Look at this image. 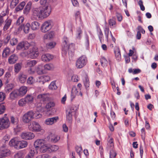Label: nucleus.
<instances>
[{
    "label": "nucleus",
    "mask_w": 158,
    "mask_h": 158,
    "mask_svg": "<svg viewBox=\"0 0 158 158\" xmlns=\"http://www.w3.org/2000/svg\"><path fill=\"white\" fill-rule=\"evenodd\" d=\"M28 128L30 131L33 132H40L42 130L40 124L35 121H32L30 123L28 126Z\"/></svg>",
    "instance_id": "f257e3e1"
},
{
    "label": "nucleus",
    "mask_w": 158,
    "mask_h": 158,
    "mask_svg": "<svg viewBox=\"0 0 158 158\" xmlns=\"http://www.w3.org/2000/svg\"><path fill=\"white\" fill-rule=\"evenodd\" d=\"M87 59L85 56L83 55L80 57L76 62V66L78 69H81L86 64Z\"/></svg>",
    "instance_id": "f03ea898"
},
{
    "label": "nucleus",
    "mask_w": 158,
    "mask_h": 158,
    "mask_svg": "<svg viewBox=\"0 0 158 158\" xmlns=\"http://www.w3.org/2000/svg\"><path fill=\"white\" fill-rule=\"evenodd\" d=\"M34 112L32 110L27 112L23 116V121L25 123H28L32 119L34 118Z\"/></svg>",
    "instance_id": "7ed1b4c3"
},
{
    "label": "nucleus",
    "mask_w": 158,
    "mask_h": 158,
    "mask_svg": "<svg viewBox=\"0 0 158 158\" xmlns=\"http://www.w3.org/2000/svg\"><path fill=\"white\" fill-rule=\"evenodd\" d=\"M69 41L68 37L64 36L63 39L62 44V50L65 54H66L69 49Z\"/></svg>",
    "instance_id": "20e7f679"
},
{
    "label": "nucleus",
    "mask_w": 158,
    "mask_h": 158,
    "mask_svg": "<svg viewBox=\"0 0 158 158\" xmlns=\"http://www.w3.org/2000/svg\"><path fill=\"white\" fill-rule=\"evenodd\" d=\"M42 17L43 18H46L50 15L51 12V6L50 5L43 6L41 7Z\"/></svg>",
    "instance_id": "39448f33"
},
{
    "label": "nucleus",
    "mask_w": 158,
    "mask_h": 158,
    "mask_svg": "<svg viewBox=\"0 0 158 158\" xmlns=\"http://www.w3.org/2000/svg\"><path fill=\"white\" fill-rule=\"evenodd\" d=\"M10 124L8 118L7 117L0 118V130L8 128Z\"/></svg>",
    "instance_id": "423d86ee"
},
{
    "label": "nucleus",
    "mask_w": 158,
    "mask_h": 158,
    "mask_svg": "<svg viewBox=\"0 0 158 158\" xmlns=\"http://www.w3.org/2000/svg\"><path fill=\"white\" fill-rule=\"evenodd\" d=\"M32 12V15L35 19H38L43 18V17H42L41 7L33 8Z\"/></svg>",
    "instance_id": "0eeeda50"
},
{
    "label": "nucleus",
    "mask_w": 158,
    "mask_h": 158,
    "mask_svg": "<svg viewBox=\"0 0 158 158\" xmlns=\"http://www.w3.org/2000/svg\"><path fill=\"white\" fill-rule=\"evenodd\" d=\"M51 20H48L45 22L42 25L41 30L44 33H45L49 31L52 28Z\"/></svg>",
    "instance_id": "6e6552de"
},
{
    "label": "nucleus",
    "mask_w": 158,
    "mask_h": 158,
    "mask_svg": "<svg viewBox=\"0 0 158 158\" xmlns=\"http://www.w3.org/2000/svg\"><path fill=\"white\" fill-rule=\"evenodd\" d=\"M30 24L27 23L26 24H22L18 28V31H16V34H19L23 29V31L25 34L28 33L30 30Z\"/></svg>",
    "instance_id": "1a4fd4ad"
},
{
    "label": "nucleus",
    "mask_w": 158,
    "mask_h": 158,
    "mask_svg": "<svg viewBox=\"0 0 158 158\" xmlns=\"http://www.w3.org/2000/svg\"><path fill=\"white\" fill-rule=\"evenodd\" d=\"M30 45L29 43L27 41L22 42L18 44L17 46V49L19 50H26L28 48Z\"/></svg>",
    "instance_id": "9d476101"
},
{
    "label": "nucleus",
    "mask_w": 158,
    "mask_h": 158,
    "mask_svg": "<svg viewBox=\"0 0 158 158\" xmlns=\"http://www.w3.org/2000/svg\"><path fill=\"white\" fill-rule=\"evenodd\" d=\"M0 158L6 157L10 154L9 150L5 148V145H3L0 148Z\"/></svg>",
    "instance_id": "9b49d317"
},
{
    "label": "nucleus",
    "mask_w": 158,
    "mask_h": 158,
    "mask_svg": "<svg viewBox=\"0 0 158 158\" xmlns=\"http://www.w3.org/2000/svg\"><path fill=\"white\" fill-rule=\"evenodd\" d=\"M21 137L22 139L26 140L31 139L35 137L34 134L30 132L22 133L21 135Z\"/></svg>",
    "instance_id": "f8f14e48"
},
{
    "label": "nucleus",
    "mask_w": 158,
    "mask_h": 158,
    "mask_svg": "<svg viewBox=\"0 0 158 158\" xmlns=\"http://www.w3.org/2000/svg\"><path fill=\"white\" fill-rule=\"evenodd\" d=\"M19 141L16 138H15L11 139L9 142V145L10 146L14 147L16 149H19Z\"/></svg>",
    "instance_id": "ddd939ff"
},
{
    "label": "nucleus",
    "mask_w": 158,
    "mask_h": 158,
    "mask_svg": "<svg viewBox=\"0 0 158 158\" xmlns=\"http://www.w3.org/2000/svg\"><path fill=\"white\" fill-rule=\"evenodd\" d=\"M53 57V56L51 54L47 53L43 55L41 59L43 61L47 62L52 59Z\"/></svg>",
    "instance_id": "4468645a"
},
{
    "label": "nucleus",
    "mask_w": 158,
    "mask_h": 158,
    "mask_svg": "<svg viewBox=\"0 0 158 158\" xmlns=\"http://www.w3.org/2000/svg\"><path fill=\"white\" fill-rule=\"evenodd\" d=\"M37 98L43 102L48 101L50 100L49 95L44 94L38 95L37 96Z\"/></svg>",
    "instance_id": "2eb2a0df"
},
{
    "label": "nucleus",
    "mask_w": 158,
    "mask_h": 158,
    "mask_svg": "<svg viewBox=\"0 0 158 158\" xmlns=\"http://www.w3.org/2000/svg\"><path fill=\"white\" fill-rule=\"evenodd\" d=\"M50 79V77L49 76L44 75L39 77L38 81L39 83L43 84L45 82L49 81Z\"/></svg>",
    "instance_id": "dca6fc26"
},
{
    "label": "nucleus",
    "mask_w": 158,
    "mask_h": 158,
    "mask_svg": "<svg viewBox=\"0 0 158 158\" xmlns=\"http://www.w3.org/2000/svg\"><path fill=\"white\" fill-rule=\"evenodd\" d=\"M59 119L58 116L47 119L45 121V123L47 125H52L56 122Z\"/></svg>",
    "instance_id": "f3484780"
},
{
    "label": "nucleus",
    "mask_w": 158,
    "mask_h": 158,
    "mask_svg": "<svg viewBox=\"0 0 158 158\" xmlns=\"http://www.w3.org/2000/svg\"><path fill=\"white\" fill-rule=\"evenodd\" d=\"M20 97L24 96L27 91V87L25 86H22L19 89H17Z\"/></svg>",
    "instance_id": "a211bd4d"
},
{
    "label": "nucleus",
    "mask_w": 158,
    "mask_h": 158,
    "mask_svg": "<svg viewBox=\"0 0 158 158\" xmlns=\"http://www.w3.org/2000/svg\"><path fill=\"white\" fill-rule=\"evenodd\" d=\"M18 60V56L16 54H13L9 57L8 61L10 64H12L15 63Z\"/></svg>",
    "instance_id": "6ab92c4d"
},
{
    "label": "nucleus",
    "mask_w": 158,
    "mask_h": 158,
    "mask_svg": "<svg viewBox=\"0 0 158 158\" xmlns=\"http://www.w3.org/2000/svg\"><path fill=\"white\" fill-rule=\"evenodd\" d=\"M19 97H20V96L17 89L12 91L9 95V98L11 100H15Z\"/></svg>",
    "instance_id": "aec40b11"
},
{
    "label": "nucleus",
    "mask_w": 158,
    "mask_h": 158,
    "mask_svg": "<svg viewBox=\"0 0 158 158\" xmlns=\"http://www.w3.org/2000/svg\"><path fill=\"white\" fill-rule=\"evenodd\" d=\"M27 75L22 73H20L19 74L18 78L19 82L22 83H24L27 78Z\"/></svg>",
    "instance_id": "412c9836"
},
{
    "label": "nucleus",
    "mask_w": 158,
    "mask_h": 158,
    "mask_svg": "<svg viewBox=\"0 0 158 158\" xmlns=\"http://www.w3.org/2000/svg\"><path fill=\"white\" fill-rule=\"evenodd\" d=\"M40 26V23L36 21L32 22L30 25L31 29L34 31L38 29L39 28Z\"/></svg>",
    "instance_id": "4be33fe9"
},
{
    "label": "nucleus",
    "mask_w": 158,
    "mask_h": 158,
    "mask_svg": "<svg viewBox=\"0 0 158 158\" xmlns=\"http://www.w3.org/2000/svg\"><path fill=\"white\" fill-rule=\"evenodd\" d=\"M44 143V141L42 139H38L36 140L34 143V146L38 148H40Z\"/></svg>",
    "instance_id": "5701e85b"
},
{
    "label": "nucleus",
    "mask_w": 158,
    "mask_h": 158,
    "mask_svg": "<svg viewBox=\"0 0 158 158\" xmlns=\"http://www.w3.org/2000/svg\"><path fill=\"white\" fill-rule=\"evenodd\" d=\"M79 91H80L79 89H77L75 87H73L72 88L71 95L72 100L75 97L76 95H78V92Z\"/></svg>",
    "instance_id": "b1692460"
},
{
    "label": "nucleus",
    "mask_w": 158,
    "mask_h": 158,
    "mask_svg": "<svg viewBox=\"0 0 158 158\" xmlns=\"http://www.w3.org/2000/svg\"><path fill=\"white\" fill-rule=\"evenodd\" d=\"M12 22V20L7 18L5 20V25H4L3 30L4 31H6L10 27Z\"/></svg>",
    "instance_id": "393cba45"
},
{
    "label": "nucleus",
    "mask_w": 158,
    "mask_h": 158,
    "mask_svg": "<svg viewBox=\"0 0 158 158\" xmlns=\"http://www.w3.org/2000/svg\"><path fill=\"white\" fill-rule=\"evenodd\" d=\"M14 87V85L13 83L8 84L5 87V91L6 93H8L12 90Z\"/></svg>",
    "instance_id": "a878e982"
},
{
    "label": "nucleus",
    "mask_w": 158,
    "mask_h": 158,
    "mask_svg": "<svg viewBox=\"0 0 158 158\" xmlns=\"http://www.w3.org/2000/svg\"><path fill=\"white\" fill-rule=\"evenodd\" d=\"M40 148V149L41 152L43 153L47 151L49 152L50 151V150H49V146L47 144L44 143Z\"/></svg>",
    "instance_id": "bb28decb"
},
{
    "label": "nucleus",
    "mask_w": 158,
    "mask_h": 158,
    "mask_svg": "<svg viewBox=\"0 0 158 158\" xmlns=\"http://www.w3.org/2000/svg\"><path fill=\"white\" fill-rule=\"evenodd\" d=\"M10 50L8 47H6L3 50L2 53V56L3 57L6 58L10 53Z\"/></svg>",
    "instance_id": "cd10ccee"
},
{
    "label": "nucleus",
    "mask_w": 158,
    "mask_h": 158,
    "mask_svg": "<svg viewBox=\"0 0 158 158\" xmlns=\"http://www.w3.org/2000/svg\"><path fill=\"white\" fill-rule=\"evenodd\" d=\"M36 63L37 61L35 60L28 61L27 62L26 67H27L31 68L35 66Z\"/></svg>",
    "instance_id": "c85d7f7f"
},
{
    "label": "nucleus",
    "mask_w": 158,
    "mask_h": 158,
    "mask_svg": "<svg viewBox=\"0 0 158 158\" xmlns=\"http://www.w3.org/2000/svg\"><path fill=\"white\" fill-rule=\"evenodd\" d=\"M54 68L53 65L51 63L46 64L44 66V70H52Z\"/></svg>",
    "instance_id": "c756f323"
},
{
    "label": "nucleus",
    "mask_w": 158,
    "mask_h": 158,
    "mask_svg": "<svg viewBox=\"0 0 158 158\" xmlns=\"http://www.w3.org/2000/svg\"><path fill=\"white\" fill-rule=\"evenodd\" d=\"M115 56L117 60L118 61L121 59V56L120 50L118 48H116L114 51Z\"/></svg>",
    "instance_id": "7c9ffc66"
},
{
    "label": "nucleus",
    "mask_w": 158,
    "mask_h": 158,
    "mask_svg": "<svg viewBox=\"0 0 158 158\" xmlns=\"http://www.w3.org/2000/svg\"><path fill=\"white\" fill-rule=\"evenodd\" d=\"M5 79L6 80V83H8L11 79V75L10 72H6L5 75Z\"/></svg>",
    "instance_id": "2f4dec72"
},
{
    "label": "nucleus",
    "mask_w": 158,
    "mask_h": 158,
    "mask_svg": "<svg viewBox=\"0 0 158 158\" xmlns=\"http://www.w3.org/2000/svg\"><path fill=\"white\" fill-rule=\"evenodd\" d=\"M31 5V2H29L26 5L24 10V13L25 14H27L29 11Z\"/></svg>",
    "instance_id": "473e14b6"
},
{
    "label": "nucleus",
    "mask_w": 158,
    "mask_h": 158,
    "mask_svg": "<svg viewBox=\"0 0 158 158\" xmlns=\"http://www.w3.org/2000/svg\"><path fill=\"white\" fill-rule=\"evenodd\" d=\"M6 15V12L3 11L0 14V26H2L4 21V17Z\"/></svg>",
    "instance_id": "72a5a7b5"
},
{
    "label": "nucleus",
    "mask_w": 158,
    "mask_h": 158,
    "mask_svg": "<svg viewBox=\"0 0 158 158\" xmlns=\"http://www.w3.org/2000/svg\"><path fill=\"white\" fill-rule=\"evenodd\" d=\"M54 35V32L51 31L50 33L45 34L44 36V39H51L53 38Z\"/></svg>",
    "instance_id": "f704fd0d"
},
{
    "label": "nucleus",
    "mask_w": 158,
    "mask_h": 158,
    "mask_svg": "<svg viewBox=\"0 0 158 158\" xmlns=\"http://www.w3.org/2000/svg\"><path fill=\"white\" fill-rule=\"evenodd\" d=\"M100 62L102 66L103 67L106 66L108 64V61L103 56H102L100 59Z\"/></svg>",
    "instance_id": "c9c22d12"
},
{
    "label": "nucleus",
    "mask_w": 158,
    "mask_h": 158,
    "mask_svg": "<svg viewBox=\"0 0 158 158\" xmlns=\"http://www.w3.org/2000/svg\"><path fill=\"white\" fill-rule=\"evenodd\" d=\"M109 23L110 28L115 27L116 26V20L114 19H110L109 20Z\"/></svg>",
    "instance_id": "e433bc0d"
},
{
    "label": "nucleus",
    "mask_w": 158,
    "mask_h": 158,
    "mask_svg": "<svg viewBox=\"0 0 158 158\" xmlns=\"http://www.w3.org/2000/svg\"><path fill=\"white\" fill-rule=\"evenodd\" d=\"M25 5V3L23 1L21 2L15 8L16 11H19L22 10L24 6Z\"/></svg>",
    "instance_id": "4c0bfd02"
},
{
    "label": "nucleus",
    "mask_w": 158,
    "mask_h": 158,
    "mask_svg": "<svg viewBox=\"0 0 158 158\" xmlns=\"http://www.w3.org/2000/svg\"><path fill=\"white\" fill-rule=\"evenodd\" d=\"M39 148H36V147H35L34 146V148H32L30 151L29 152L33 156L37 154L38 153V152L37 151L38 149Z\"/></svg>",
    "instance_id": "58836bf2"
},
{
    "label": "nucleus",
    "mask_w": 158,
    "mask_h": 158,
    "mask_svg": "<svg viewBox=\"0 0 158 158\" xmlns=\"http://www.w3.org/2000/svg\"><path fill=\"white\" fill-rule=\"evenodd\" d=\"M14 71L16 73H18L20 70L21 68V64L18 63L16 64L15 65Z\"/></svg>",
    "instance_id": "ea45409f"
},
{
    "label": "nucleus",
    "mask_w": 158,
    "mask_h": 158,
    "mask_svg": "<svg viewBox=\"0 0 158 158\" xmlns=\"http://www.w3.org/2000/svg\"><path fill=\"white\" fill-rule=\"evenodd\" d=\"M10 121L11 123L14 125H17L19 122V119L17 117H15L14 116H11Z\"/></svg>",
    "instance_id": "a19ab883"
},
{
    "label": "nucleus",
    "mask_w": 158,
    "mask_h": 158,
    "mask_svg": "<svg viewBox=\"0 0 158 158\" xmlns=\"http://www.w3.org/2000/svg\"><path fill=\"white\" fill-rule=\"evenodd\" d=\"M42 66L40 65L38 66L37 67L36 71L38 74H41L44 73V69H42Z\"/></svg>",
    "instance_id": "79ce46f5"
},
{
    "label": "nucleus",
    "mask_w": 158,
    "mask_h": 158,
    "mask_svg": "<svg viewBox=\"0 0 158 158\" xmlns=\"http://www.w3.org/2000/svg\"><path fill=\"white\" fill-rule=\"evenodd\" d=\"M27 103L32 102L33 100V97L32 96L27 95L25 98Z\"/></svg>",
    "instance_id": "37998d69"
},
{
    "label": "nucleus",
    "mask_w": 158,
    "mask_h": 158,
    "mask_svg": "<svg viewBox=\"0 0 158 158\" xmlns=\"http://www.w3.org/2000/svg\"><path fill=\"white\" fill-rule=\"evenodd\" d=\"M116 153L113 148H111L110 152L109 158H115Z\"/></svg>",
    "instance_id": "c03bdc74"
},
{
    "label": "nucleus",
    "mask_w": 158,
    "mask_h": 158,
    "mask_svg": "<svg viewBox=\"0 0 158 158\" xmlns=\"http://www.w3.org/2000/svg\"><path fill=\"white\" fill-rule=\"evenodd\" d=\"M27 103V102L25 98L21 99L18 102V104L20 106H24Z\"/></svg>",
    "instance_id": "a18cd8bd"
},
{
    "label": "nucleus",
    "mask_w": 158,
    "mask_h": 158,
    "mask_svg": "<svg viewBox=\"0 0 158 158\" xmlns=\"http://www.w3.org/2000/svg\"><path fill=\"white\" fill-rule=\"evenodd\" d=\"M30 56L32 58H35L37 57L39 55V52L38 51H32L29 54Z\"/></svg>",
    "instance_id": "49530a36"
},
{
    "label": "nucleus",
    "mask_w": 158,
    "mask_h": 158,
    "mask_svg": "<svg viewBox=\"0 0 158 158\" xmlns=\"http://www.w3.org/2000/svg\"><path fill=\"white\" fill-rule=\"evenodd\" d=\"M19 0H12L10 3V6L12 8H14L19 3Z\"/></svg>",
    "instance_id": "de8ad7c7"
},
{
    "label": "nucleus",
    "mask_w": 158,
    "mask_h": 158,
    "mask_svg": "<svg viewBox=\"0 0 158 158\" xmlns=\"http://www.w3.org/2000/svg\"><path fill=\"white\" fill-rule=\"evenodd\" d=\"M35 81V79L33 77H29L27 80V83L29 85L33 84Z\"/></svg>",
    "instance_id": "09e8293b"
},
{
    "label": "nucleus",
    "mask_w": 158,
    "mask_h": 158,
    "mask_svg": "<svg viewBox=\"0 0 158 158\" xmlns=\"http://www.w3.org/2000/svg\"><path fill=\"white\" fill-rule=\"evenodd\" d=\"M59 148L58 146L56 145H53L51 146H49V150H50V151H49V152H51L56 151Z\"/></svg>",
    "instance_id": "8fccbe9b"
},
{
    "label": "nucleus",
    "mask_w": 158,
    "mask_h": 158,
    "mask_svg": "<svg viewBox=\"0 0 158 158\" xmlns=\"http://www.w3.org/2000/svg\"><path fill=\"white\" fill-rule=\"evenodd\" d=\"M83 82L84 84L86 87H88L89 86V79L87 76H86L83 79Z\"/></svg>",
    "instance_id": "3c124183"
},
{
    "label": "nucleus",
    "mask_w": 158,
    "mask_h": 158,
    "mask_svg": "<svg viewBox=\"0 0 158 158\" xmlns=\"http://www.w3.org/2000/svg\"><path fill=\"white\" fill-rule=\"evenodd\" d=\"M69 77H71V80L73 82H77L78 80V76L77 75H69Z\"/></svg>",
    "instance_id": "603ef678"
},
{
    "label": "nucleus",
    "mask_w": 158,
    "mask_h": 158,
    "mask_svg": "<svg viewBox=\"0 0 158 158\" xmlns=\"http://www.w3.org/2000/svg\"><path fill=\"white\" fill-rule=\"evenodd\" d=\"M49 88L51 90H55L57 88V86L56 85L55 82H52L49 85Z\"/></svg>",
    "instance_id": "864d4df0"
},
{
    "label": "nucleus",
    "mask_w": 158,
    "mask_h": 158,
    "mask_svg": "<svg viewBox=\"0 0 158 158\" xmlns=\"http://www.w3.org/2000/svg\"><path fill=\"white\" fill-rule=\"evenodd\" d=\"M56 44L55 42H51L46 45V47L48 49H51L53 48L55 46Z\"/></svg>",
    "instance_id": "5fc2aeb1"
},
{
    "label": "nucleus",
    "mask_w": 158,
    "mask_h": 158,
    "mask_svg": "<svg viewBox=\"0 0 158 158\" xmlns=\"http://www.w3.org/2000/svg\"><path fill=\"white\" fill-rule=\"evenodd\" d=\"M107 144L108 146L111 147V148H114V143H113V139L112 138H110L108 140Z\"/></svg>",
    "instance_id": "6e6d98bb"
},
{
    "label": "nucleus",
    "mask_w": 158,
    "mask_h": 158,
    "mask_svg": "<svg viewBox=\"0 0 158 158\" xmlns=\"http://www.w3.org/2000/svg\"><path fill=\"white\" fill-rule=\"evenodd\" d=\"M24 20V18L23 17L21 16L17 20L16 24L17 25L19 26L21 25V24L23 23Z\"/></svg>",
    "instance_id": "4d7b16f0"
},
{
    "label": "nucleus",
    "mask_w": 158,
    "mask_h": 158,
    "mask_svg": "<svg viewBox=\"0 0 158 158\" xmlns=\"http://www.w3.org/2000/svg\"><path fill=\"white\" fill-rule=\"evenodd\" d=\"M55 103L53 102H50L47 103L45 106V108L48 109L54 107Z\"/></svg>",
    "instance_id": "13d9d810"
},
{
    "label": "nucleus",
    "mask_w": 158,
    "mask_h": 158,
    "mask_svg": "<svg viewBox=\"0 0 158 158\" xmlns=\"http://www.w3.org/2000/svg\"><path fill=\"white\" fill-rule=\"evenodd\" d=\"M21 145L19 146V149L27 147V142L25 141H21Z\"/></svg>",
    "instance_id": "bf43d9fd"
},
{
    "label": "nucleus",
    "mask_w": 158,
    "mask_h": 158,
    "mask_svg": "<svg viewBox=\"0 0 158 158\" xmlns=\"http://www.w3.org/2000/svg\"><path fill=\"white\" fill-rule=\"evenodd\" d=\"M76 38L77 39H80L81 38L82 34V31L81 29L79 28L77 31Z\"/></svg>",
    "instance_id": "052dcab7"
},
{
    "label": "nucleus",
    "mask_w": 158,
    "mask_h": 158,
    "mask_svg": "<svg viewBox=\"0 0 158 158\" xmlns=\"http://www.w3.org/2000/svg\"><path fill=\"white\" fill-rule=\"evenodd\" d=\"M76 109L74 107H72L69 110L67 111L66 112L68 113L69 114H71L74 115L75 113Z\"/></svg>",
    "instance_id": "680f3d73"
},
{
    "label": "nucleus",
    "mask_w": 158,
    "mask_h": 158,
    "mask_svg": "<svg viewBox=\"0 0 158 158\" xmlns=\"http://www.w3.org/2000/svg\"><path fill=\"white\" fill-rule=\"evenodd\" d=\"M40 4L43 6H47V5H50L49 2L47 0H40Z\"/></svg>",
    "instance_id": "e2e57ef3"
},
{
    "label": "nucleus",
    "mask_w": 158,
    "mask_h": 158,
    "mask_svg": "<svg viewBox=\"0 0 158 158\" xmlns=\"http://www.w3.org/2000/svg\"><path fill=\"white\" fill-rule=\"evenodd\" d=\"M15 158H23V153L21 152H19L14 155Z\"/></svg>",
    "instance_id": "0e129e2a"
},
{
    "label": "nucleus",
    "mask_w": 158,
    "mask_h": 158,
    "mask_svg": "<svg viewBox=\"0 0 158 158\" xmlns=\"http://www.w3.org/2000/svg\"><path fill=\"white\" fill-rule=\"evenodd\" d=\"M73 115L71 114H69L66 112V119L68 121L69 123H71L72 120V116Z\"/></svg>",
    "instance_id": "69168bd1"
},
{
    "label": "nucleus",
    "mask_w": 158,
    "mask_h": 158,
    "mask_svg": "<svg viewBox=\"0 0 158 158\" xmlns=\"http://www.w3.org/2000/svg\"><path fill=\"white\" fill-rule=\"evenodd\" d=\"M10 44L12 46L16 45L18 43V40L17 39L13 38L10 40Z\"/></svg>",
    "instance_id": "338daca9"
},
{
    "label": "nucleus",
    "mask_w": 158,
    "mask_h": 158,
    "mask_svg": "<svg viewBox=\"0 0 158 158\" xmlns=\"http://www.w3.org/2000/svg\"><path fill=\"white\" fill-rule=\"evenodd\" d=\"M116 15L118 21L119 22L121 21L123 19V17L121 14L119 13L116 12Z\"/></svg>",
    "instance_id": "774afa93"
}]
</instances>
